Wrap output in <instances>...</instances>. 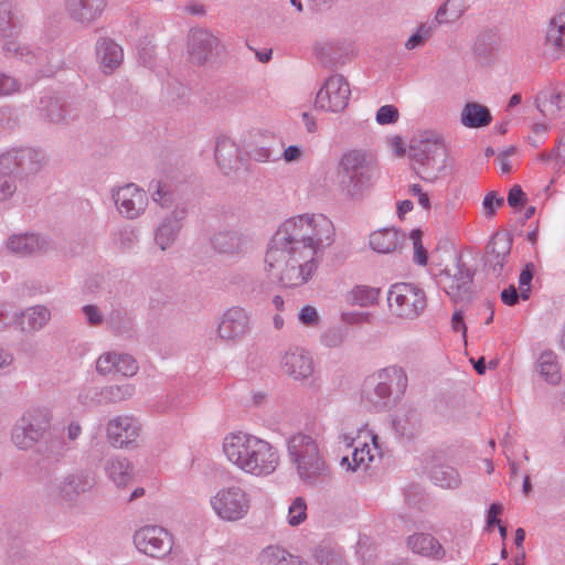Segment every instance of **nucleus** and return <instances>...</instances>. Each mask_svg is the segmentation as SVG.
I'll return each mask as SVG.
<instances>
[{
    "mask_svg": "<svg viewBox=\"0 0 565 565\" xmlns=\"http://www.w3.org/2000/svg\"><path fill=\"white\" fill-rule=\"evenodd\" d=\"M334 242V226L323 214H302L285 221L273 235L266 254L268 276L282 287L307 284L319 258Z\"/></svg>",
    "mask_w": 565,
    "mask_h": 565,
    "instance_id": "nucleus-1",
    "label": "nucleus"
},
{
    "mask_svg": "<svg viewBox=\"0 0 565 565\" xmlns=\"http://www.w3.org/2000/svg\"><path fill=\"white\" fill-rule=\"evenodd\" d=\"M227 460L245 473L267 477L279 466V452L265 439L246 433H232L223 440Z\"/></svg>",
    "mask_w": 565,
    "mask_h": 565,
    "instance_id": "nucleus-2",
    "label": "nucleus"
},
{
    "mask_svg": "<svg viewBox=\"0 0 565 565\" xmlns=\"http://www.w3.org/2000/svg\"><path fill=\"white\" fill-rule=\"evenodd\" d=\"M407 383L402 367L392 365L381 369L364 380L362 402L371 412H385L403 397Z\"/></svg>",
    "mask_w": 565,
    "mask_h": 565,
    "instance_id": "nucleus-3",
    "label": "nucleus"
},
{
    "mask_svg": "<svg viewBox=\"0 0 565 565\" xmlns=\"http://www.w3.org/2000/svg\"><path fill=\"white\" fill-rule=\"evenodd\" d=\"M288 455L303 483L312 486L324 480L329 468L316 440L305 434H296L287 440Z\"/></svg>",
    "mask_w": 565,
    "mask_h": 565,
    "instance_id": "nucleus-4",
    "label": "nucleus"
},
{
    "mask_svg": "<svg viewBox=\"0 0 565 565\" xmlns=\"http://www.w3.org/2000/svg\"><path fill=\"white\" fill-rule=\"evenodd\" d=\"M335 174L340 193L351 200H361L370 185L366 153L361 150L344 153Z\"/></svg>",
    "mask_w": 565,
    "mask_h": 565,
    "instance_id": "nucleus-5",
    "label": "nucleus"
},
{
    "mask_svg": "<svg viewBox=\"0 0 565 565\" xmlns=\"http://www.w3.org/2000/svg\"><path fill=\"white\" fill-rule=\"evenodd\" d=\"M210 504L218 519L226 522H236L247 516L252 495L237 484L222 487L210 499Z\"/></svg>",
    "mask_w": 565,
    "mask_h": 565,
    "instance_id": "nucleus-6",
    "label": "nucleus"
},
{
    "mask_svg": "<svg viewBox=\"0 0 565 565\" xmlns=\"http://www.w3.org/2000/svg\"><path fill=\"white\" fill-rule=\"evenodd\" d=\"M51 413L46 408H32L14 424L11 440L21 450L31 449L40 441L51 425Z\"/></svg>",
    "mask_w": 565,
    "mask_h": 565,
    "instance_id": "nucleus-7",
    "label": "nucleus"
},
{
    "mask_svg": "<svg viewBox=\"0 0 565 565\" xmlns=\"http://www.w3.org/2000/svg\"><path fill=\"white\" fill-rule=\"evenodd\" d=\"M387 302L393 315L414 320L426 307V295L414 284L396 282L388 290Z\"/></svg>",
    "mask_w": 565,
    "mask_h": 565,
    "instance_id": "nucleus-8",
    "label": "nucleus"
},
{
    "mask_svg": "<svg viewBox=\"0 0 565 565\" xmlns=\"http://www.w3.org/2000/svg\"><path fill=\"white\" fill-rule=\"evenodd\" d=\"M94 478L85 471H76L51 479L45 487L46 495L54 501L73 504L81 494L93 489Z\"/></svg>",
    "mask_w": 565,
    "mask_h": 565,
    "instance_id": "nucleus-9",
    "label": "nucleus"
},
{
    "mask_svg": "<svg viewBox=\"0 0 565 565\" xmlns=\"http://www.w3.org/2000/svg\"><path fill=\"white\" fill-rule=\"evenodd\" d=\"M45 163L44 152L30 147L11 148L0 156L1 169L24 175L38 173Z\"/></svg>",
    "mask_w": 565,
    "mask_h": 565,
    "instance_id": "nucleus-10",
    "label": "nucleus"
},
{
    "mask_svg": "<svg viewBox=\"0 0 565 565\" xmlns=\"http://www.w3.org/2000/svg\"><path fill=\"white\" fill-rule=\"evenodd\" d=\"M141 431V423L132 415H118L110 418L106 424V438L114 448L137 447Z\"/></svg>",
    "mask_w": 565,
    "mask_h": 565,
    "instance_id": "nucleus-11",
    "label": "nucleus"
},
{
    "mask_svg": "<svg viewBox=\"0 0 565 565\" xmlns=\"http://www.w3.org/2000/svg\"><path fill=\"white\" fill-rule=\"evenodd\" d=\"M351 96L350 85L340 74L328 77L316 96V107L332 113L344 110Z\"/></svg>",
    "mask_w": 565,
    "mask_h": 565,
    "instance_id": "nucleus-12",
    "label": "nucleus"
},
{
    "mask_svg": "<svg viewBox=\"0 0 565 565\" xmlns=\"http://www.w3.org/2000/svg\"><path fill=\"white\" fill-rule=\"evenodd\" d=\"M134 543L139 552L156 558L168 555L173 546L172 535L158 525H146L137 530Z\"/></svg>",
    "mask_w": 565,
    "mask_h": 565,
    "instance_id": "nucleus-13",
    "label": "nucleus"
},
{
    "mask_svg": "<svg viewBox=\"0 0 565 565\" xmlns=\"http://www.w3.org/2000/svg\"><path fill=\"white\" fill-rule=\"evenodd\" d=\"M473 271L459 259L437 275V282L452 301H459L469 292L473 280Z\"/></svg>",
    "mask_w": 565,
    "mask_h": 565,
    "instance_id": "nucleus-14",
    "label": "nucleus"
},
{
    "mask_svg": "<svg viewBox=\"0 0 565 565\" xmlns=\"http://www.w3.org/2000/svg\"><path fill=\"white\" fill-rule=\"evenodd\" d=\"M113 200L119 214L128 220L139 217L148 206L147 192L128 183L113 192Z\"/></svg>",
    "mask_w": 565,
    "mask_h": 565,
    "instance_id": "nucleus-15",
    "label": "nucleus"
},
{
    "mask_svg": "<svg viewBox=\"0 0 565 565\" xmlns=\"http://www.w3.org/2000/svg\"><path fill=\"white\" fill-rule=\"evenodd\" d=\"M210 242L214 252L233 258L244 256L252 247L249 235L234 228L216 231Z\"/></svg>",
    "mask_w": 565,
    "mask_h": 565,
    "instance_id": "nucleus-16",
    "label": "nucleus"
},
{
    "mask_svg": "<svg viewBox=\"0 0 565 565\" xmlns=\"http://www.w3.org/2000/svg\"><path fill=\"white\" fill-rule=\"evenodd\" d=\"M512 248V238L502 233L494 234L486 248V266L495 278L507 275Z\"/></svg>",
    "mask_w": 565,
    "mask_h": 565,
    "instance_id": "nucleus-17",
    "label": "nucleus"
},
{
    "mask_svg": "<svg viewBox=\"0 0 565 565\" xmlns=\"http://www.w3.org/2000/svg\"><path fill=\"white\" fill-rule=\"evenodd\" d=\"M218 39L206 29H192L188 34V54L198 65H203L218 54Z\"/></svg>",
    "mask_w": 565,
    "mask_h": 565,
    "instance_id": "nucleus-18",
    "label": "nucleus"
},
{
    "mask_svg": "<svg viewBox=\"0 0 565 565\" xmlns=\"http://www.w3.org/2000/svg\"><path fill=\"white\" fill-rule=\"evenodd\" d=\"M279 364L284 373L295 381L309 379L315 371L311 354L299 347H289L279 355Z\"/></svg>",
    "mask_w": 565,
    "mask_h": 565,
    "instance_id": "nucleus-19",
    "label": "nucleus"
},
{
    "mask_svg": "<svg viewBox=\"0 0 565 565\" xmlns=\"http://www.w3.org/2000/svg\"><path fill=\"white\" fill-rule=\"evenodd\" d=\"M249 330V315L241 307L227 309L217 326V335L225 341H237Z\"/></svg>",
    "mask_w": 565,
    "mask_h": 565,
    "instance_id": "nucleus-20",
    "label": "nucleus"
},
{
    "mask_svg": "<svg viewBox=\"0 0 565 565\" xmlns=\"http://www.w3.org/2000/svg\"><path fill=\"white\" fill-rule=\"evenodd\" d=\"M186 214L185 207L177 206L160 221L154 231V242L161 250L168 249L175 243Z\"/></svg>",
    "mask_w": 565,
    "mask_h": 565,
    "instance_id": "nucleus-21",
    "label": "nucleus"
},
{
    "mask_svg": "<svg viewBox=\"0 0 565 565\" xmlns=\"http://www.w3.org/2000/svg\"><path fill=\"white\" fill-rule=\"evenodd\" d=\"M3 51L6 52V54L8 56H14L17 58H20L21 61H24L25 63H28L30 65H33V64L38 65L39 66L38 71L43 76H50L51 74H53L54 70L60 68V66L63 62L62 58H58L54 64L51 62H47L49 68L44 70L43 61L47 60V56L46 55L44 56L43 52H41L39 50L35 51V50L31 49V46L21 44L14 40L6 41L3 44Z\"/></svg>",
    "mask_w": 565,
    "mask_h": 565,
    "instance_id": "nucleus-22",
    "label": "nucleus"
},
{
    "mask_svg": "<svg viewBox=\"0 0 565 565\" xmlns=\"http://www.w3.org/2000/svg\"><path fill=\"white\" fill-rule=\"evenodd\" d=\"M425 470L430 480L440 488L456 489L461 483L458 470L444 463L441 458L435 454L425 457Z\"/></svg>",
    "mask_w": 565,
    "mask_h": 565,
    "instance_id": "nucleus-23",
    "label": "nucleus"
},
{
    "mask_svg": "<svg viewBox=\"0 0 565 565\" xmlns=\"http://www.w3.org/2000/svg\"><path fill=\"white\" fill-rule=\"evenodd\" d=\"M409 156L422 166H430L437 157L446 158V148L438 134L429 132L411 146Z\"/></svg>",
    "mask_w": 565,
    "mask_h": 565,
    "instance_id": "nucleus-24",
    "label": "nucleus"
},
{
    "mask_svg": "<svg viewBox=\"0 0 565 565\" xmlns=\"http://www.w3.org/2000/svg\"><path fill=\"white\" fill-rule=\"evenodd\" d=\"M65 8L72 20L88 26L102 15L106 0H66Z\"/></svg>",
    "mask_w": 565,
    "mask_h": 565,
    "instance_id": "nucleus-25",
    "label": "nucleus"
},
{
    "mask_svg": "<svg viewBox=\"0 0 565 565\" xmlns=\"http://www.w3.org/2000/svg\"><path fill=\"white\" fill-rule=\"evenodd\" d=\"M46 237L34 233L13 234L7 239V247L19 256L39 255L49 249Z\"/></svg>",
    "mask_w": 565,
    "mask_h": 565,
    "instance_id": "nucleus-26",
    "label": "nucleus"
},
{
    "mask_svg": "<svg viewBox=\"0 0 565 565\" xmlns=\"http://www.w3.org/2000/svg\"><path fill=\"white\" fill-rule=\"evenodd\" d=\"M535 105L539 111L547 119L565 118V92L557 88L541 90Z\"/></svg>",
    "mask_w": 565,
    "mask_h": 565,
    "instance_id": "nucleus-27",
    "label": "nucleus"
},
{
    "mask_svg": "<svg viewBox=\"0 0 565 565\" xmlns=\"http://www.w3.org/2000/svg\"><path fill=\"white\" fill-rule=\"evenodd\" d=\"M40 113L42 118L52 124H70L78 117L75 108L49 95L41 98Z\"/></svg>",
    "mask_w": 565,
    "mask_h": 565,
    "instance_id": "nucleus-28",
    "label": "nucleus"
},
{
    "mask_svg": "<svg viewBox=\"0 0 565 565\" xmlns=\"http://www.w3.org/2000/svg\"><path fill=\"white\" fill-rule=\"evenodd\" d=\"M96 57L105 74L113 73L124 60L122 47L110 38H99L95 45Z\"/></svg>",
    "mask_w": 565,
    "mask_h": 565,
    "instance_id": "nucleus-29",
    "label": "nucleus"
},
{
    "mask_svg": "<svg viewBox=\"0 0 565 565\" xmlns=\"http://www.w3.org/2000/svg\"><path fill=\"white\" fill-rule=\"evenodd\" d=\"M51 320V311L43 305L29 307L17 313V321L21 331L33 333L43 329Z\"/></svg>",
    "mask_w": 565,
    "mask_h": 565,
    "instance_id": "nucleus-30",
    "label": "nucleus"
},
{
    "mask_svg": "<svg viewBox=\"0 0 565 565\" xmlns=\"http://www.w3.org/2000/svg\"><path fill=\"white\" fill-rule=\"evenodd\" d=\"M407 543L414 553L435 561H440L446 555L439 541L428 533H415L408 537Z\"/></svg>",
    "mask_w": 565,
    "mask_h": 565,
    "instance_id": "nucleus-31",
    "label": "nucleus"
},
{
    "mask_svg": "<svg viewBox=\"0 0 565 565\" xmlns=\"http://www.w3.org/2000/svg\"><path fill=\"white\" fill-rule=\"evenodd\" d=\"M545 47L554 57L565 53V10L551 19L545 35Z\"/></svg>",
    "mask_w": 565,
    "mask_h": 565,
    "instance_id": "nucleus-32",
    "label": "nucleus"
},
{
    "mask_svg": "<svg viewBox=\"0 0 565 565\" xmlns=\"http://www.w3.org/2000/svg\"><path fill=\"white\" fill-rule=\"evenodd\" d=\"M104 469L107 477L118 487H125L132 479V466L121 456H111L105 460Z\"/></svg>",
    "mask_w": 565,
    "mask_h": 565,
    "instance_id": "nucleus-33",
    "label": "nucleus"
},
{
    "mask_svg": "<svg viewBox=\"0 0 565 565\" xmlns=\"http://www.w3.org/2000/svg\"><path fill=\"white\" fill-rule=\"evenodd\" d=\"M460 121L467 128H483L490 125L492 115L487 106L470 102L463 106Z\"/></svg>",
    "mask_w": 565,
    "mask_h": 565,
    "instance_id": "nucleus-34",
    "label": "nucleus"
},
{
    "mask_svg": "<svg viewBox=\"0 0 565 565\" xmlns=\"http://www.w3.org/2000/svg\"><path fill=\"white\" fill-rule=\"evenodd\" d=\"M536 370L541 377L551 385H557L562 380L557 355L552 350H544L536 360Z\"/></svg>",
    "mask_w": 565,
    "mask_h": 565,
    "instance_id": "nucleus-35",
    "label": "nucleus"
},
{
    "mask_svg": "<svg viewBox=\"0 0 565 565\" xmlns=\"http://www.w3.org/2000/svg\"><path fill=\"white\" fill-rule=\"evenodd\" d=\"M214 156L217 166L222 170H232L234 164L238 162L239 150L231 138L220 136L216 140Z\"/></svg>",
    "mask_w": 565,
    "mask_h": 565,
    "instance_id": "nucleus-36",
    "label": "nucleus"
},
{
    "mask_svg": "<svg viewBox=\"0 0 565 565\" xmlns=\"http://www.w3.org/2000/svg\"><path fill=\"white\" fill-rule=\"evenodd\" d=\"M402 238L397 230L382 228L371 234L370 246L377 253L388 254L399 246Z\"/></svg>",
    "mask_w": 565,
    "mask_h": 565,
    "instance_id": "nucleus-37",
    "label": "nucleus"
},
{
    "mask_svg": "<svg viewBox=\"0 0 565 565\" xmlns=\"http://www.w3.org/2000/svg\"><path fill=\"white\" fill-rule=\"evenodd\" d=\"M397 434L406 438H414L420 430L419 414L415 409H399L393 420Z\"/></svg>",
    "mask_w": 565,
    "mask_h": 565,
    "instance_id": "nucleus-38",
    "label": "nucleus"
},
{
    "mask_svg": "<svg viewBox=\"0 0 565 565\" xmlns=\"http://www.w3.org/2000/svg\"><path fill=\"white\" fill-rule=\"evenodd\" d=\"M260 562L263 565H308L279 546L266 547L260 554Z\"/></svg>",
    "mask_w": 565,
    "mask_h": 565,
    "instance_id": "nucleus-39",
    "label": "nucleus"
},
{
    "mask_svg": "<svg viewBox=\"0 0 565 565\" xmlns=\"http://www.w3.org/2000/svg\"><path fill=\"white\" fill-rule=\"evenodd\" d=\"M380 289L359 285L353 287L345 296V301L351 306L370 307L379 300Z\"/></svg>",
    "mask_w": 565,
    "mask_h": 565,
    "instance_id": "nucleus-40",
    "label": "nucleus"
},
{
    "mask_svg": "<svg viewBox=\"0 0 565 565\" xmlns=\"http://www.w3.org/2000/svg\"><path fill=\"white\" fill-rule=\"evenodd\" d=\"M135 385L131 383L113 384L102 387L104 404H115L131 398L135 394Z\"/></svg>",
    "mask_w": 565,
    "mask_h": 565,
    "instance_id": "nucleus-41",
    "label": "nucleus"
},
{
    "mask_svg": "<svg viewBox=\"0 0 565 565\" xmlns=\"http://www.w3.org/2000/svg\"><path fill=\"white\" fill-rule=\"evenodd\" d=\"M465 12L462 0H447L436 12L439 24L454 22Z\"/></svg>",
    "mask_w": 565,
    "mask_h": 565,
    "instance_id": "nucleus-42",
    "label": "nucleus"
},
{
    "mask_svg": "<svg viewBox=\"0 0 565 565\" xmlns=\"http://www.w3.org/2000/svg\"><path fill=\"white\" fill-rule=\"evenodd\" d=\"M373 456L367 444H363L361 447H355L352 451L351 458L344 456L341 459V466L347 467L348 470L356 471L361 466L365 465L366 461H372Z\"/></svg>",
    "mask_w": 565,
    "mask_h": 565,
    "instance_id": "nucleus-43",
    "label": "nucleus"
},
{
    "mask_svg": "<svg viewBox=\"0 0 565 565\" xmlns=\"http://www.w3.org/2000/svg\"><path fill=\"white\" fill-rule=\"evenodd\" d=\"M349 330L343 326H332L327 328L320 335V342L322 345L329 349L340 348L347 337Z\"/></svg>",
    "mask_w": 565,
    "mask_h": 565,
    "instance_id": "nucleus-44",
    "label": "nucleus"
},
{
    "mask_svg": "<svg viewBox=\"0 0 565 565\" xmlns=\"http://www.w3.org/2000/svg\"><path fill=\"white\" fill-rule=\"evenodd\" d=\"M13 8L14 4L11 0L0 1V38L7 36L14 26Z\"/></svg>",
    "mask_w": 565,
    "mask_h": 565,
    "instance_id": "nucleus-45",
    "label": "nucleus"
},
{
    "mask_svg": "<svg viewBox=\"0 0 565 565\" xmlns=\"http://www.w3.org/2000/svg\"><path fill=\"white\" fill-rule=\"evenodd\" d=\"M49 456L60 459L68 451L74 450V446L66 441L64 437H51L45 441Z\"/></svg>",
    "mask_w": 565,
    "mask_h": 565,
    "instance_id": "nucleus-46",
    "label": "nucleus"
},
{
    "mask_svg": "<svg viewBox=\"0 0 565 565\" xmlns=\"http://www.w3.org/2000/svg\"><path fill=\"white\" fill-rule=\"evenodd\" d=\"M307 518V504L303 498L297 497L288 509V523L291 526L301 524Z\"/></svg>",
    "mask_w": 565,
    "mask_h": 565,
    "instance_id": "nucleus-47",
    "label": "nucleus"
},
{
    "mask_svg": "<svg viewBox=\"0 0 565 565\" xmlns=\"http://www.w3.org/2000/svg\"><path fill=\"white\" fill-rule=\"evenodd\" d=\"M17 191V180L9 170L0 168V202L9 200Z\"/></svg>",
    "mask_w": 565,
    "mask_h": 565,
    "instance_id": "nucleus-48",
    "label": "nucleus"
},
{
    "mask_svg": "<svg viewBox=\"0 0 565 565\" xmlns=\"http://www.w3.org/2000/svg\"><path fill=\"white\" fill-rule=\"evenodd\" d=\"M148 191L151 192L152 200L162 207L168 206L172 202V194L161 181L152 180L149 183Z\"/></svg>",
    "mask_w": 565,
    "mask_h": 565,
    "instance_id": "nucleus-49",
    "label": "nucleus"
},
{
    "mask_svg": "<svg viewBox=\"0 0 565 565\" xmlns=\"http://www.w3.org/2000/svg\"><path fill=\"white\" fill-rule=\"evenodd\" d=\"M116 373L124 376H132L138 371L137 361L129 354L116 353Z\"/></svg>",
    "mask_w": 565,
    "mask_h": 565,
    "instance_id": "nucleus-50",
    "label": "nucleus"
},
{
    "mask_svg": "<svg viewBox=\"0 0 565 565\" xmlns=\"http://www.w3.org/2000/svg\"><path fill=\"white\" fill-rule=\"evenodd\" d=\"M115 243L124 250L130 249L138 243V233L131 226H125L116 234Z\"/></svg>",
    "mask_w": 565,
    "mask_h": 565,
    "instance_id": "nucleus-51",
    "label": "nucleus"
},
{
    "mask_svg": "<svg viewBox=\"0 0 565 565\" xmlns=\"http://www.w3.org/2000/svg\"><path fill=\"white\" fill-rule=\"evenodd\" d=\"M422 231L413 230L409 234V238L413 242L414 247V262L418 265L425 266L427 264V252L422 242Z\"/></svg>",
    "mask_w": 565,
    "mask_h": 565,
    "instance_id": "nucleus-52",
    "label": "nucleus"
},
{
    "mask_svg": "<svg viewBox=\"0 0 565 565\" xmlns=\"http://www.w3.org/2000/svg\"><path fill=\"white\" fill-rule=\"evenodd\" d=\"M108 323L111 330L118 334L128 333L132 328L131 320L120 311H113L109 316Z\"/></svg>",
    "mask_w": 565,
    "mask_h": 565,
    "instance_id": "nucleus-53",
    "label": "nucleus"
},
{
    "mask_svg": "<svg viewBox=\"0 0 565 565\" xmlns=\"http://www.w3.org/2000/svg\"><path fill=\"white\" fill-rule=\"evenodd\" d=\"M21 83L13 76L0 72V98L20 93Z\"/></svg>",
    "mask_w": 565,
    "mask_h": 565,
    "instance_id": "nucleus-54",
    "label": "nucleus"
},
{
    "mask_svg": "<svg viewBox=\"0 0 565 565\" xmlns=\"http://www.w3.org/2000/svg\"><path fill=\"white\" fill-rule=\"evenodd\" d=\"M102 388L89 386L84 387L78 394V401L84 406H96L104 404L100 395Z\"/></svg>",
    "mask_w": 565,
    "mask_h": 565,
    "instance_id": "nucleus-55",
    "label": "nucleus"
},
{
    "mask_svg": "<svg viewBox=\"0 0 565 565\" xmlns=\"http://www.w3.org/2000/svg\"><path fill=\"white\" fill-rule=\"evenodd\" d=\"M399 113L394 105L381 106L376 111V122L379 125H392L398 120Z\"/></svg>",
    "mask_w": 565,
    "mask_h": 565,
    "instance_id": "nucleus-56",
    "label": "nucleus"
},
{
    "mask_svg": "<svg viewBox=\"0 0 565 565\" xmlns=\"http://www.w3.org/2000/svg\"><path fill=\"white\" fill-rule=\"evenodd\" d=\"M19 122L18 111L10 105L0 107V129H13Z\"/></svg>",
    "mask_w": 565,
    "mask_h": 565,
    "instance_id": "nucleus-57",
    "label": "nucleus"
},
{
    "mask_svg": "<svg viewBox=\"0 0 565 565\" xmlns=\"http://www.w3.org/2000/svg\"><path fill=\"white\" fill-rule=\"evenodd\" d=\"M116 352H106L97 359L96 370L103 375L116 373Z\"/></svg>",
    "mask_w": 565,
    "mask_h": 565,
    "instance_id": "nucleus-58",
    "label": "nucleus"
},
{
    "mask_svg": "<svg viewBox=\"0 0 565 565\" xmlns=\"http://www.w3.org/2000/svg\"><path fill=\"white\" fill-rule=\"evenodd\" d=\"M316 559L319 565H347L341 555L328 548L319 550Z\"/></svg>",
    "mask_w": 565,
    "mask_h": 565,
    "instance_id": "nucleus-59",
    "label": "nucleus"
},
{
    "mask_svg": "<svg viewBox=\"0 0 565 565\" xmlns=\"http://www.w3.org/2000/svg\"><path fill=\"white\" fill-rule=\"evenodd\" d=\"M298 319L302 324L308 327L318 326L320 320L317 309L309 305L303 306L300 309L298 313Z\"/></svg>",
    "mask_w": 565,
    "mask_h": 565,
    "instance_id": "nucleus-60",
    "label": "nucleus"
},
{
    "mask_svg": "<svg viewBox=\"0 0 565 565\" xmlns=\"http://www.w3.org/2000/svg\"><path fill=\"white\" fill-rule=\"evenodd\" d=\"M492 35L481 34L477 38L473 46L475 54L479 57H487L492 51Z\"/></svg>",
    "mask_w": 565,
    "mask_h": 565,
    "instance_id": "nucleus-61",
    "label": "nucleus"
},
{
    "mask_svg": "<svg viewBox=\"0 0 565 565\" xmlns=\"http://www.w3.org/2000/svg\"><path fill=\"white\" fill-rule=\"evenodd\" d=\"M504 204L503 196L497 194V192H489L482 201V205L487 215L492 216L495 213V207H500Z\"/></svg>",
    "mask_w": 565,
    "mask_h": 565,
    "instance_id": "nucleus-62",
    "label": "nucleus"
},
{
    "mask_svg": "<svg viewBox=\"0 0 565 565\" xmlns=\"http://www.w3.org/2000/svg\"><path fill=\"white\" fill-rule=\"evenodd\" d=\"M82 312L88 324L93 327L100 326L104 321V316L99 308L95 305H86L82 308Z\"/></svg>",
    "mask_w": 565,
    "mask_h": 565,
    "instance_id": "nucleus-63",
    "label": "nucleus"
},
{
    "mask_svg": "<svg viewBox=\"0 0 565 565\" xmlns=\"http://www.w3.org/2000/svg\"><path fill=\"white\" fill-rule=\"evenodd\" d=\"M526 202V195L520 185H513L508 194V204L513 209L523 207Z\"/></svg>",
    "mask_w": 565,
    "mask_h": 565,
    "instance_id": "nucleus-64",
    "label": "nucleus"
}]
</instances>
